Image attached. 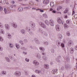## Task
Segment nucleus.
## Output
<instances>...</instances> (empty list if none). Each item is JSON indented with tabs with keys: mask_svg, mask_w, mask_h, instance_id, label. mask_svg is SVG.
<instances>
[{
	"mask_svg": "<svg viewBox=\"0 0 77 77\" xmlns=\"http://www.w3.org/2000/svg\"><path fill=\"white\" fill-rule=\"evenodd\" d=\"M49 0H45L43 1V3L45 5H47L49 3Z\"/></svg>",
	"mask_w": 77,
	"mask_h": 77,
	"instance_id": "obj_6",
	"label": "nucleus"
},
{
	"mask_svg": "<svg viewBox=\"0 0 77 77\" xmlns=\"http://www.w3.org/2000/svg\"><path fill=\"white\" fill-rule=\"evenodd\" d=\"M70 53H74V49H73V48H71L70 50Z\"/></svg>",
	"mask_w": 77,
	"mask_h": 77,
	"instance_id": "obj_18",
	"label": "nucleus"
},
{
	"mask_svg": "<svg viewBox=\"0 0 77 77\" xmlns=\"http://www.w3.org/2000/svg\"><path fill=\"white\" fill-rule=\"evenodd\" d=\"M5 29L7 30H9V29H10V26H9V25L8 24H5Z\"/></svg>",
	"mask_w": 77,
	"mask_h": 77,
	"instance_id": "obj_5",
	"label": "nucleus"
},
{
	"mask_svg": "<svg viewBox=\"0 0 77 77\" xmlns=\"http://www.w3.org/2000/svg\"><path fill=\"white\" fill-rule=\"evenodd\" d=\"M17 10L19 12H21L23 11V8L21 7L19 8Z\"/></svg>",
	"mask_w": 77,
	"mask_h": 77,
	"instance_id": "obj_20",
	"label": "nucleus"
},
{
	"mask_svg": "<svg viewBox=\"0 0 77 77\" xmlns=\"http://www.w3.org/2000/svg\"><path fill=\"white\" fill-rule=\"evenodd\" d=\"M5 60L8 62H10V60L8 57H6L5 58Z\"/></svg>",
	"mask_w": 77,
	"mask_h": 77,
	"instance_id": "obj_14",
	"label": "nucleus"
},
{
	"mask_svg": "<svg viewBox=\"0 0 77 77\" xmlns=\"http://www.w3.org/2000/svg\"><path fill=\"white\" fill-rule=\"evenodd\" d=\"M58 37L59 39H61L62 38V35H61L60 34L58 35Z\"/></svg>",
	"mask_w": 77,
	"mask_h": 77,
	"instance_id": "obj_24",
	"label": "nucleus"
},
{
	"mask_svg": "<svg viewBox=\"0 0 77 77\" xmlns=\"http://www.w3.org/2000/svg\"><path fill=\"white\" fill-rule=\"evenodd\" d=\"M74 17L75 19H76L77 18V14H75L74 15Z\"/></svg>",
	"mask_w": 77,
	"mask_h": 77,
	"instance_id": "obj_47",
	"label": "nucleus"
},
{
	"mask_svg": "<svg viewBox=\"0 0 77 77\" xmlns=\"http://www.w3.org/2000/svg\"><path fill=\"white\" fill-rule=\"evenodd\" d=\"M38 30L40 33H42V30L41 28H38Z\"/></svg>",
	"mask_w": 77,
	"mask_h": 77,
	"instance_id": "obj_32",
	"label": "nucleus"
},
{
	"mask_svg": "<svg viewBox=\"0 0 77 77\" xmlns=\"http://www.w3.org/2000/svg\"><path fill=\"white\" fill-rule=\"evenodd\" d=\"M25 60L26 62H29V59H27V58L25 59Z\"/></svg>",
	"mask_w": 77,
	"mask_h": 77,
	"instance_id": "obj_45",
	"label": "nucleus"
},
{
	"mask_svg": "<svg viewBox=\"0 0 77 77\" xmlns=\"http://www.w3.org/2000/svg\"><path fill=\"white\" fill-rule=\"evenodd\" d=\"M33 64L35 65H38L39 63L38 62L36 61V60H35L33 62Z\"/></svg>",
	"mask_w": 77,
	"mask_h": 77,
	"instance_id": "obj_9",
	"label": "nucleus"
},
{
	"mask_svg": "<svg viewBox=\"0 0 77 77\" xmlns=\"http://www.w3.org/2000/svg\"><path fill=\"white\" fill-rule=\"evenodd\" d=\"M69 0H66V3L67 4H68V3H69Z\"/></svg>",
	"mask_w": 77,
	"mask_h": 77,
	"instance_id": "obj_46",
	"label": "nucleus"
},
{
	"mask_svg": "<svg viewBox=\"0 0 77 77\" xmlns=\"http://www.w3.org/2000/svg\"><path fill=\"white\" fill-rule=\"evenodd\" d=\"M4 11L5 14H8V11H7V10H6V8H4Z\"/></svg>",
	"mask_w": 77,
	"mask_h": 77,
	"instance_id": "obj_27",
	"label": "nucleus"
},
{
	"mask_svg": "<svg viewBox=\"0 0 77 77\" xmlns=\"http://www.w3.org/2000/svg\"><path fill=\"white\" fill-rule=\"evenodd\" d=\"M51 52L52 53H53L54 52V49H52L51 50Z\"/></svg>",
	"mask_w": 77,
	"mask_h": 77,
	"instance_id": "obj_49",
	"label": "nucleus"
},
{
	"mask_svg": "<svg viewBox=\"0 0 77 77\" xmlns=\"http://www.w3.org/2000/svg\"><path fill=\"white\" fill-rule=\"evenodd\" d=\"M8 38H9V39H11V38H12L11 35V34H8Z\"/></svg>",
	"mask_w": 77,
	"mask_h": 77,
	"instance_id": "obj_33",
	"label": "nucleus"
},
{
	"mask_svg": "<svg viewBox=\"0 0 77 77\" xmlns=\"http://www.w3.org/2000/svg\"><path fill=\"white\" fill-rule=\"evenodd\" d=\"M44 35L46 36H47V33H45Z\"/></svg>",
	"mask_w": 77,
	"mask_h": 77,
	"instance_id": "obj_63",
	"label": "nucleus"
},
{
	"mask_svg": "<svg viewBox=\"0 0 77 77\" xmlns=\"http://www.w3.org/2000/svg\"><path fill=\"white\" fill-rule=\"evenodd\" d=\"M72 44V41H69L68 43V46H69V47H70L71 45V44Z\"/></svg>",
	"mask_w": 77,
	"mask_h": 77,
	"instance_id": "obj_12",
	"label": "nucleus"
},
{
	"mask_svg": "<svg viewBox=\"0 0 77 77\" xmlns=\"http://www.w3.org/2000/svg\"><path fill=\"white\" fill-rule=\"evenodd\" d=\"M19 42H20V44H21L22 45H23V42L22 41L20 40V41Z\"/></svg>",
	"mask_w": 77,
	"mask_h": 77,
	"instance_id": "obj_41",
	"label": "nucleus"
},
{
	"mask_svg": "<svg viewBox=\"0 0 77 77\" xmlns=\"http://www.w3.org/2000/svg\"><path fill=\"white\" fill-rule=\"evenodd\" d=\"M23 41L26 42H27V41H27V40L26 39H24L23 40Z\"/></svg>",
	"mask_w": 77,
	"mask_h": 77,
	"instance_id": "obj_48",
	"label": "nucleus"
},
{
	"mask_svg": "<svg viewBox=\"0 0 77 77\" xmlns=\"http://www.w3.org/2000/svg\"><path fill=\"white\" fill-rule=\"evenodd\" d=\"M54 3L53 2H51L50 4V6L51 7L53 8V6H54Z\"/></svg>",
	"mask_w": 77,
	"mask_h": 77,
	"instance_id": "obj_15",
	"label": "nucleus"
},
{
	"mask_svg": "<svg viewBox=\"0 0 77 77\" xmlns=\"http://www.w3.org/2000/svg\"><path fill=\"white\" fill-rule=\"evenodd\" d=\"M75 50H77V46H76L75 47Z\"/></svg>",
	"mask_w": 77,
	"mask_h": 77,
	"instance_id": "obj_64",
	"label": "nucleus"
},
{
	"mask_svg": "<svg viewBox=\"0 0 77 77\" xmlns=\"http://www.w3.org/2000/svg\"><path fill=\"white\" fill-rule=\"evenodd\" d=\"M65 11L66 12V13H67L68 12V9L67 8L65 9Z\"/></svg>",
	"mask_w": 77,
	"mask_h": 77,
	"instance_id": "obj_56",
	"label": "nucleus"
},
{
	"mask_svg": "<svg viewBox=\"0 0 77 77\" xmlns=\"http://www.w3.org/2000/svg\"><path fill=\"white\" fill-rule=\"evenodd\" d=\"M0 51H3V48H2V47L0 46Z\"/></svg>",
	"mask_w": 77,
	"mask_h": 77,
	"instance_id": "obj_43",
	"label": "nucleus"
},
{
	"mask_svg": "<svg viewBox=\"0 0 77 77\" xmlns=\"http://www.w3.org/2000/svg\"><path fill=\"white\" fill-rule=\"evenodd\" d=\"M57 21L59 24H61L62 22V20H61V19H60V18L59 17L57 18Z\"/></svg>",
	"mask_w": 77,
	"mask_h": 77,
	"instance_id": "obj_8",
	"label": "nucleus"
},
{
	"mask_svg": "<svg viewBox=\"0 0 77 77\" xmlns=\"http://www.w3.org/2000/svg\"><path fill=\"white\" fill-rule=\"evenodd\" d=\"M56 71H57V70H56V69H54V70H52V72L53 74H54V73H56Z\"/></svg>",
	"mask_w": 77,
	"mask_h": 77,
	"instance_id": "obj_25",
	"label": "nucleus"
},
{
	"mask_svg": "<svg viewBox=\"0 0 77 77\" xmlns=\"http://www.w3.org/2000/svg\"><path fill=\"white\" fill-rule=\"evenodd\" d=\"M35 72H36V73H38V74H39L40 73H41V71L39 70H36L35 71Z\"/></svg>",
	"mask_w": 77,
	"mask_h": 77,
	"instance_id": "obj_22",
	"label": "nucleus"
},
{
	"mask_svg": "<svg viewBox=\"0 0 77 77\" xmlns=\"http://www.w3.org/2000/svg\"><path fill=\"white\" fill-rule=\"evenodd\" d=\"M65 28H68V26L66 25H65Z\"/></svg>",
	"mask_w": 77,
	"mask_h": 77,
	"instance_id": "obj_54",
	"label": "nucleus"
},
{
	"mask_svg": "<svg viewBox=\"0 0 77 77\" xmlns=\"http://www.w3.org/2000/svg\"><path fill=\"white\" fill-rule=\"evenodd\" d=\"M31 26L32 27H35V23H32L31 24Z\"/></svg>",
	"mask_w": 77,
	"mask_h": 77,
	"instance_id": "obj_30",
	"label": "nucleus"
},
{
	"mask_svg": "<svg viewBox=\"0 0 77 77\" xmlns=\"http://www.w3.org/2000/svg\"><path fill=\"white\" fill-rule=\"evenodd\" d=\"M60 27V25H56V30L57 31H58V32H59L60 31V29L59 28Z\"/></svg>",
	"mask_w": 77,
	"mask_h": 77,
	"instance_id": "obj_3",
	"label": "nucleus"
},
{
	"mask_svg": "<svg viewBox=\"0 0 77 77\" xmlns=\"http://www.w3.org/2000/svg\"><path fill=\"white\" fill-rule=\"evenodd\" d=\"M49 22L50 23V24L51 26H54V21L53 20H49Z\"/></svg>",
	"mask_w": 77,
	"mask_h": 77,
	"instance_id": "obj_2",
	"label": "nucleus"
},
{
	"mask_svg": "<svg viewBox=\"0 0 77 77\" xmlns=\"http://www.w3.org/2000/svg\"><path fill=\"white\" fill-rule=\"evenodd\" d=\"M66 35L68 36H70V32H67Z\"/></svg>",
	"mask_w": 77,
	"mask_h": 77,
	"instance_id": "obj_34",
	"label": "nucleus"
},
{
	"mask_svg": "<svg viewBox=\"0 0 77 77\" xmlns=\"http://www.w3.org/2000/svg\"><path fill=\"white\" fill-rule=\"evenodd\" d=\"M64 17L65 18H67V16L66 15L64 16Z\"/></svg>",
	"mask_w": 77,
	"mask_h": 77,
	"instance_id": "obj_62",
	"label": "nucleus"
},
{
	"mask_svg": "<svg viewBox=\"0 0 77 77\" xmlns=\"http://www.w3.org/2000/svg\"><path fill=\"white\" fill-rule=\"evenodd\" d=\"M43 16L44 17V18H46V15L45 14H43Z\"/></svg>",
	"mask_w": 77,
	"mask_h": 77,
	"instance_id": "obj_50",
	"label": "nucleus"
},
{
	"mask_svg": "<svg viewBox=\"0 0 77 77\" xmlns=\"http://www.w3.org/2000/svg\"><path fill=\"white\" fill-rule=\"evenodd\" d=\"M42 56H45V54L44 53H42Z\"/></svg>",
	"mask_w": 77,
	"mask_h": 77,
	"instance_id": "obj_51",
	"label": "nucleus"
},
{
	"mask_svg": "<svg viewBox=\"0 0 77 77\" xmlns=\"http://www.w3.org/2000/svg\"><path fill=\"white\" fill-rule=\"evenodd\" d=\"M26 29H27V30H30V28H29V27H28H28H26Z\"/></svg>",
	"mask_w": 77,
	"mask_h": 77,
	"instance_id": "obj_55",
	"label": "nucleus"
},
{
	"mask_svg": "<svg viewBox=\"0 0 77 77\" xmlns=\"http://www.w3.org/2000/svg\"><path fill=\"white\" fill-rule=\"evenodd\" d=\"M66 23L67 24H70V21H69L68 20H67L66 21Z\"/></svg>",
	"mask_w": 77,
	"mask_h": 77,
	"instance_id": "obj_35",
	"label": "nucleus"
},
{
	"mask_svg": "<svg viewBox=\"0 0 77 77\" xmlns=\"http://www.w3.org/2000/svg\"><path fill=\"white\" fill-rule=\"evenodd\" d=\"M57 43H58V44L59 45H60V44H62V43H61V42H60V41H59L58 40H57V41L56 42Z\"/></svg>",
	"mask_w": 77,
	"mask_h": 77,
	"instance_id": "obj_29",
	"label": "nucleus"
},
{
	"mask_svg": "<svg viewBox=\"0 0 77 77\" xmlns=\"http://www.w3.org/2000/svg\"><path fill=\"white\" fill-rule=\"evenodd\" d=\"M39 11H40V12H44V11H43V10H42L40 9Z\"/></svg>",
	"mask_w": 77,
	"mask_h": 77,
	"instance_id": "obj_58",
	"label": "nucleus"
},
{
	"mask_svg": "<svg viewBox=\"0 0 77 77\" xmlns=\"http://www.w3.org/2000/svg\"><path fill=\"white\" fill-rule=\"evenodd\" d=\"M65 68L66 69H69L70 68V66L69 64H67Z\"/></svg>",
	"mask_w": 77,
	"mask_h": 77,
	"instance_id": "obj_11",
	"label": "nucleus"
},
{
	"mask_svg": "<svg viewBox=\"0 0 77 77\" xmlns=\"http://www.w3.org/2000/svg\"><path fill=\"white\" fill-rule=\"evenodd\" d=\"M24 9H30V7H24Z\"/></svg>",
	"mask_w": 77,
	"mask_h": 77,
	"instance_id": "obj_36",
	"label": "nucleus"
},
{
	"mask_svg": "<svg viewBox=\"0 0 77 77\" xmlns=\"http://www.w3.org/2000/svg\"><path fill=\"white\" fill-rule=\"evenodd\" d=\"M0 33H2V34H4L5 33V32H4V30L3 29H0Z\"/></svg>",
	"mask_w": 77,
	"mask_h": 77,
	"instance_id": "obj_19",
	"label": "nucleus"
},
{
	"mask_svg": "<svg viewBox=\"0 0 77 77\" xmlns=\"http://www.w3.org/2000/svg\"><path fill=\"white\" fill-rule=\"evenodd\" d=\"M9 47L11 48H14V46H13V45L12 44L10 43H9Z\"/></svg>",
	"mask_w": 77,
	"mask_h": 77,
	"instance_id": "obj_21",
	"label": "nucleus"
},
{
	"mask_svg": "<svg viewBox=\"0 0 77 77\" xmlns=\"http://www.w3.org/2000/svg\"><path fill=\"white\" fill-rule=\"evenodd\" d=\"M66 59H67V60H68V61H69V58H66Z\"/></svg>",
	"mask_w": 77,
	"mask_h": 77,
	"instance_id": "obj_59",
	"label": "nucleus"
},
{
	"mask_svg": "<svg viewBox=\"0 0 77 77\" xmlns=\"http://www.w3.org/2000/svg\"><path fill=\"white\" fill-rule=\"evenodd\" d=\"M8 8L10 9V10H12V9L13 8V6H11V7Z\"/></svg>",
	"mask_w": 77,
	"mask_h": 77,
	"instance_id": "obj_40",
	"label": "nucleus"
},
{
	"mask_svg": "<svg viewBox=\"0 0 77 77\" xmlns=\"http://www.w3.org/2000/svg\"><path fill=\"white\" fill-rule=\"evenodd\" d=\"M0 11H3V8H2V7H0Z\"/></svg>",
	"mask_w": 77,
	"mask_h": 77,
	"instance_id": "obj_52",
	"label": "nucleus"
},
{
	"mask_svg": "<svg viewBox=\"0 0 77 77\" xmlns=\"http://www.w3.org/2000/svg\"><path fill=\"white\" fill-rule=\"evenodd\" d=\"M62 7L61 6H58V8H57V10H59V9H62Z\"/></svg>",
	"mask_w": 77,
	"mask_h": 77,
	"instance_id": "obj_38",
	"label": "nucleus"
},
{
	"mask_svg": "<svg viewBox=\"0 0 77 77\" xmlns=\"http://www.w3.org/2000/svg\"><path fill=\"white\" fill-rule=\"evenodd\" d=\"M0 3H2V4L5 3V0H0Z\"/></svg>",
	"mask_w": 77,
	"mask_h": 77,
	"instance_id": "obj_16",
	"label": "nucleus"
},
{
	"mask_svg": "<svg viewBox=\"0 0 77 77\" xmlns=\"http://www.w3.org/2000/svg\"><path fill=\"white\" fill-rule=\"evenodd\" d=\"M0 41H3V38L0 37Z\"/></svg>",
	"mask_w": 77,
	"mask_h": 77,
	"instance_id": "obj_39",
	"label": "nucleus"
},
{
	"mask_svg": "<svg viewBox=\"0 0 77 77\" xmlns=\"http://www.w3.org/2000/svg\"><path fill=\"white\" fill-rule=\"evenodd\" d=\"M44 66L45 69H48V68H49L48 67V65L47 64H45Z\"/></svg>",
	"mask_w": 77,
	"mask_h": 77,
	"instance_id": "obj_13",
	"label": "nucleus"
},
{
	"mask_svg": "<svg viewBox=\"0 0 77 77\" xmlns=\"http://www.w3.org/2000/svg\"><path fill=\"white\" fill-rule=\"evenodd\" d=\"M2 74H4V75H6V72L5 71H2Z\"/></svg>",
	"mask_w": 77,
	"mask_h": 77,
	"instance_id": "obj_28",
	"label": "nucleus"
},
{
	"mask_svg": "<svg viewBox=\"0 0 77 77\" xmlns=\"http://www.w3.org/2000/svg\"><path fill=\"white\" fill-rule=\"evenodd\" d=\"M21 49H22V50H25V48H24V47H21Z\"/></svg>",
	"mask_w": 77,
	"mask_h": 77,
	"instance_id": "obj_42",
	"label": "nucleus"
},
{
	"mask_svg": "<svg viewBox=\"0 0 77 77\" xmlns=\"http://www.w3.org/2000/svg\"><path fill=\"white\" fill-rule=\"evenodd\" d=\"M74 14H75V12L74 11H72V15H74Z\"/></svg>",
	"mask_w": 77,
	"mask_h": 77,
	"instance_id": "obj_60",
	"label": "nucleus"
},
{
	"mask_svg": "<svg viewBox=\"0 0 77 77\" xmlns=\"http://www.w3.org/2000/svg\"><path fill=\"white\" fill-rule=\"evenodd\" d=\"M42 58L43 59L44 61H46L47 60V57L45 56H42Z\"/></svg>",
	"mask_w": 77,
	"mask_h": 77,
	"instance_id": "obj_10",
	"label": "nucleus"
},
{
	"mask_svg": "<svg viewBox=\"0 0 77 77\" xmlns=\"http://www.w3.org/2000/svg\"><path fill=\"white\" fill-rule=\"evenodd\" d=\"M12 26L15 29H16L18 27V26L17 25V24L16 23H14L12 24Z\"/></svg>",
	"mask_w": 77,
	"mask_h": 77,
	"instance_id": "obj_7",
	"label": "nucleus"
},
{
	"mask_svg": "<svg viewBox=\"0 0 77 77\" xmlns=\"http://www.w3.org/2000/svg\"><path fill=\"white\" fill-rule=\"evenodd\" d=\"M21 32L23 34H24L25 33V30L24 29H22L21 30Z\"/></svg>",
	"mask_w": 77,
	"mask_h": 77,
	"instance_id": "obj_26",
	"label": "nucleus"
},
{
	"mask_svg": "<svg viewBox=\"0 0 77 77\" xmlns=\"http://www.w3.org/2000/svg\"><path fill=\"white\" fill-rule=\"evenodd\" d=\"M44 44L46 45H48V43L47 42H45L44 43Z\"/></svg>",
	"mask_w": 77,
	"mask_h": 77,
	"instance_id": "obj_37",
	"label": "nucleus"
},
{
	"mask_svg": "<svg viewBox=\"0 0 77 77\" xmlns=\"http://www.w3.org/2000/svg\"><path fill=\"white\" fill-rule=\"evenodd\" d=\"M61 45L62 47H63H63H64L65 46V45H64V44L63 43H61Z\"/></svg>",
	"mask_w": 77,
	"mask_h": 77,
	"instance_id": "obj_44",
	"label": "nucleus"
},
{
	"mask_svg": "<svg viewBox=\"0 0 77 77\" xmlns=\"http://www.w3.org/2000/svg\"><path fill=\"white\" fill-rule=\"evenodd\" d=\"M40 25L42 26V27H43V28H44V29H45V28H46V26L42 23H40Z\"/></svg>",
	"mask_w": 77,
	"mask_h": 77,
	"instance_id": "obj_4",
	"label": "nucleus"
},
{
	"mask_svg": "<svg viewBox=\"0 0 77 77\" xmlns=\"http://www.w3.org/2000/svg\"><path fill=\"white\" fill-rule=\"evenodd\" d=\"M14 75H15L16 76H20L21 75V72L19 71H16L14 73Z\"/></svg>",
	"mask_w": 77,
	"mask_h": 77,
	"instance_id": "obj_1",
	"label": "nucleus"
},
{
	"mask_svg": "<svg viewBox=\"0 0 77 77\" xmlns=\"http://www.w3.org/2000/svg\"><path fill=\"white\" fill-rule=\"evenodd\" d=\"M38 42H39V40H37L36 41V43H37V44H39Z\"/></svg>",
	"mask_w": 77,
	"mask_h": 77,
	"instance_id": "obj_57",
	"label": "nucleus"
},
{
	"mask_svg": "<svg viewBox=\"0 0 77 77\" xmlns=\"http://www.w3.org/2000/svg\"><path fill=\"white\" fill-rule=\"evenodd\" d=\"M16 47L17 49H19V48H20V46L18 44H16Z\"/></svg>",
	"mask_w": 77,
	"mask_h": 77,
	"instance_id": "obj_23",
	"label": "nucleus"
},
{
	"mask_svg": "<svg viewBox=\"0 0 77 77\" xmlns=\"http://www.w3.org/2000/svg\"><path fill=\"white\" fill-rule=\"evenodd\" d=\"M40 50H42L43 51H44L45 50V49H44V48H43L42 47H41L39 48Z\"/></svg>",
	"mask_w": 77,
	"mask_h": 77,
	"instance_id": "obj_31",
	"label": "nucleus"
},
{
	"mask_svg": "<svg viewBox=\"0 0 77 77\" xmlns=\"http://www.w3.org/2000/svg\"><path fill=\"white\" fill-rule=\"evenodd\" d=\"M32 77H36V76H35V75H32Z\"/></svg>",
	"mask_w": 77,
	"mask_h": 77,
	"instance_id": "obj_61",
	"label": "nucleus"
},
{
	"mask_svg": "<svg viewBox=\"0 0 77 77\" xmlns=\"http://www.w3.org/2000/svg\"><path fill=\"white\" fill-rule=\"evenodd\" d=\"M36 57L38 59H41V55L39 54H37Z\"/></svg>",
	"mask_w": 77,
	"mask_h": 77,
	"instance_id": "obj_17",
	"label": "nucleus"
},
{
	"mask_svg": "<svg viewBox=\"0 0 77 77\" xmlns=\"http://www.w3.org/2000/svg\"><path fill=\"white\" fill-rule=\"evenodd\" d=\"M25 75H29L28 73L27 72H25Z\"/></svg>",
	"mask_w": 77,
	"mask_h": 77,
	"instance_id": "obj_53",
	"label": "nucleus"
}]
</instances>
